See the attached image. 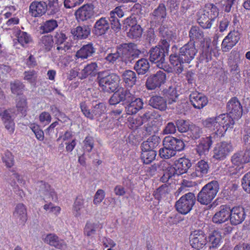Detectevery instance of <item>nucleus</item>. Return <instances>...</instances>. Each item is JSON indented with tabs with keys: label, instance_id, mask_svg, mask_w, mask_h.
Listing matches in <instances>:
<instances>
[{
	"label": "nucleus",
	"instance_id": "obj_1",
	"mask_svg": "<svg viewBox=\"0 0 250 250\" xmlns=\"http://www.w3.org/2000/svg\"><path fill=\"white\" fill-rule=\"evenodd\" d=\"M227 114H221L215 117H208L203 121L204 127L213 131L214 134L223 136L229 129H231L235 120L240 119L243 113L242 106L237 98L234 97L228 102Z\"/></svg>",
	"mask_w": 250,
	"mask_h": 250
},
{
	"label": "nucleus",
	"instance_id": "obj_2",
	"mask_svg": "<svg viewBox=\"0 0 250 250\" xmlns=\"http://www.w3.org/2000/svg\"><path fill=\"white\" fill-rule=\"evenodd\" d=\"M197 52L195 42H190L180 49L178 55L176 53L171 54L169 61L174 71L177 74L181 73L183 70L182 63L190 62L194 59Z\"/></svg>",
	"mask_w": 250,
	"mask_h": 250
},
{
	"label": "nucleus",
	"instance_id": "obj_3",
	"mask_svg": "<svg viewBox=\"0 0 250 250\" xmlns=\"http://www.w3.org/2000/svg\"><path fill=\"white\" fill-rule=\"evenodd\" d=\"M219 189L217 181H212L205 185L198 193L197 199L201 204L207 205L216 197Z\"/></svg>",
	"mask_w": 250,
	"mask_h": 250
},
{
	"label": "nucleus",
	"instance_id": "obj_4",
	"mask_svg": "<svg viewBox=\"0 0 250 250\" xmlns=\"http://www.w3.org/2000/svg\"><path fill=\"white\" fill-rule=\"evenodd\" d=\"M174 165V167L169 166L167 167V170L164 173V177L168 179L173 176L175 173L177 175L186 173L191 166V163L189 159L182 157L175 162Z\"/></svg>",
	"mask_w": 250,
	"mask_h": 250
},
{
	"label": "nucleus",
	"instance_id": "obj_5",
	"mask_svg": "<svg viewBox=\"0 0 250 250\" xmlns=\"http://www.w3.org/2000/svg\"><path fill=\"white\" fill-rule=\"evenodd\" d=\"M195 201L196 198L194 193H186L176 201L175 205L176 209L181 214H187L192 209Z\"/></svg>",
	"mask_w": 250,
	"mask_h": 250
},
{
	"label": "nucleus",
	"instance_id": "obj_6",
	"mask_svg": "<svg viewBox=\"0 0 250 250\" xmlns=\"http://www.w3.org/2000/svg\"><path fill=\"white\" fill-rule=\"evenodd\" d=\"M119 53H122L124 61H130L139 56L141 52L137 48L136 45L132 43H124L119 46Z\"/></svg>",
	"mask_w": 250,
	"mask_h": 250
},
{
	"label": "nucleus",
	"instance_id": "obj_7",
	"mask_svg": "<svg viewBox=\"0 0 250 250\" xmlns=\"http://www.w3.org/2000/svg\"><path fill=\"white\" fill-rule=\"evenodd\" d=\"M233 150V147L230 142L218 143L213 149V158L218 160H224Z\"/></svg>",
	"mask_w": 250,
	"mask_h": 250
},
{
	"label": "nucleus",
	"instance_id": "obj_8",
	"mask_svg": "<svg viewBox=\"0 0 250 250\" xmlns=\"http://www.w3.org/2000/svg\"><path fill=\"white\" fill-rule=\"evenodd\" d=\"M166 80V74L162 71H158L156 74L148 77L146 85L147 89L154 90L164 84Z\"/></svg>",
	"mask_w": 250,
	"mask_h": 250
},
{
	"label": "nucleus",
	"instance_id": "obj_9",
	"mask_svg": "<svg viewBox=\"0 0 250 250\" xmlns=\"http://www.w3.org/2000/svg\"><path fill=\"white\" fill-rule=\"evenodd\" d=\"M112 97H110V104H115L122 101H125L129 102L133 99V94L129 91L124 89L123 87H119L114 91Z\"/></svg>",
	"mask_w": 250,
	"mask_h": 250
},
{
	"label": "nucleus",
	"instance_id": "obj_10",
	"mask_svg": "<svg viewBox=\"0 0 250 250\" xmlns=\"http://www.w3.org/2000/svg\"><path fill=\"white\" fill-rule=\"evenodd\" d=\"M240 39V34L237 30L230 31L224 39L222 42V49L224 52L230 50L238 42Z\"/></svg>",
	"mask_w": 250,
	"mask_h": 250
},
{
	"label": "nucleus",
	"instance_id": "obj_11",
	"mask_svg": "<svg viewBox=\"0 0 250 250\" xmlns=\"http://www.w3.org/2000/svg\"><path fill=\"white\" fill-rule=\"evenodd\" d=\"M207 237L202 230H196L190 235V243L192 248L200 250L207 243Z\"/></svg>",
	"mask_w": 250,
	"mask_h": 250
},
{
	"label": "nucleus",
	"instance_id": "obj_12",
	"mask_svg": "<svg viewBox=\"0 0 250 250\" xmlns=\"http://www.w3.org/2000/svg\"><path fill=\"white\" fill-rule=\"evenodd\" d=\"M78 21H84L91 19L94 15V6L91 4H86L79 8L75 12Z\"/></svg>",
	"mask_w": 250,
	"mask_h": 250
},
{
	"label": "nucleus",
	"instance_id": "obj_13",
	"mask_svg": "<svg viewBox=\"0 0 250 250\" xmlns=\"http://www.w3.org/2000/svg\"><path fill=\"white\" fill-rule=\"evenodd\" d=\"M229 212V221L231 225H239L245 219L246 212L244 208L241 206H235L230 208Z\"/></svg>",
	"mask_w": 250,
	"mask_h": 250
},
{
	"label": "nucleus",
	"instance_id": "obj_14",
	"mask_svg": "<svg viewBox=\"0 0 250 250\" xmlns=\"http://www.w3.org/2000/svg\"><path fill=\"white\" fill-rule=\"evenodd\" d=\"M149 60L154 63H158L157 66L163 67V63L165 62V51L164 49L161 47L160 45L152 47L149 50Z\"/></svg>",
	"mask_w": 250,
	"mask_h": 250
},
{
	"label": "nucleus",
	"instance_id": "obj_15",
	"mask_svg": "<svg viewBox=\"0 0 250 250\" xmlns=\"http://www.w3.org/2000/svg\"><path fill=\"white\" fill-rule=\"evenodd\" d=\"M47 10V3L43 1H33L29 6V13L33 17H40L44 15Z\"/></svg>",
	"mask_w": 250,
	"mask_h": 250
},
{
	"label": "nucleus",
	"instance_id": "obj_16",
	"mask_svg": "<svg viewBox=\"0 0 250 250\" xmlns=\"http://www.w3.org/2000/svg\"><path fill=\"white\" fill-rule=\"evenodd\" d=\"M91 33L90 25H79L71 30V33L75 40H84L88 37Z\"/></svg>",
	"mask_w": 250,
	"mask_h": 250
},
{
	"label": "nucleus",
	"instance_id": "obj_17",
	"mask_svg": "<svg viewBox=\"0 0 250 250\" xmlns=\"http://www.w3.org/2000/svg\"><path fill=\"white\" fill-rule=\"evenodd\" d=\"M108 18L102 17L95 23L93 29V33L96 36L104 35L109 28Z\"/></svg>",
	"mask_w": 250,
	"mask_h": 250
},
{
	"label": "nucleus",
	"instance_id": "obj_18",
	"mask_svg": "<svg viewBox=\"0 0 250 250\" xmlns=\"http://www.w3.org/2000/svg\"><path fill=\"white\" fill-rule=\"evenodd\" d=\"M43 239L45 243L56 249L64 250L67 247L65 242L62 239H59V237L54 233L48 234Z\"/></svg>",
	"mask_w": 250,
	"mask_h": 250
},
{
	"label": "nucleus",
	"instance_id": "obj_19",
	"mask_svg": "<svg viewBox=\"0 0 250 250\" xmlns=\"http://www.w3.org/2000/svg\"><path fill=\"white\" fill-rule=\"evenodd\" d=\"M190 102L193 106L196 109H202L208 103V98L201 93L193 92L189 96Z\"/></svg>",
	"mask_w": 250,
	"mask_h": 250
},
{
	"label": "nucleus",
	"instance_id": "obj_20",
	"mask_svg": "<svg viewBox=\"0 0 250 250\" xmlns=\"http://www.w3.org/2000/svg\"><path fill=\"white\" fill-rule=\"evenodd\" d=\"M209 168L207 162L200 160L194 166L193 171L190 174L191 177L192 178H202L208 173Z\"/></svg>",
	"mask_w": 250,
	"mask_h": 250
},
{
	"label": "nucleus",
	"instance_id": "obj_21",
	"mask_svg": "<svg viewBox=\"0 0 250 250\" xmlns=\"http://www.w3.org/2000/svg\"><path fill=\"white\" fill-rule=\"evenodd\" d=\"M212 137L210 136L202 138L199 144L197 146L196 150L197 153L201 157L208 154L211 146L212 144Z\"/></svg>",
	"mask_w": 250,
	"mask_h": 250
},
{
	"label": "nucleus",
	"instance_id": "obj_22",
	"mask_svg": "<svg viewBox=\"0 0 250 250\" xmlns=\"http://www.w3.org/2000/svg\"><path fill=\"white\" fill-rule=\"evenodd\" d=\"M230 208L222 206L212 217V222L216 224H221L229 219Z\"/></svg>",
	"mask_w": 250,
	"mask_h": 250
},
{
	"label": "nucleus",
	"instance_id": "obj_23",
	"mask_svg": "<svg viewBox=\"0 0 250 250\" xmlns=\"http://www.w3.org/2000/svg\"><path fill=\"white\" fill-rule=\"evenodd\" d=\"M163 145L173 149L175 152L182 150L185 147L182 140L171 136L166 137L163 140Z\"/></svg>",
	"mask_w": 250,
	"mask_h": 250
},
{
	"label": "nucleus",
	"instance_id": "obj_24",
	"mask_svg": "<svg viewBox=\"0 0 250 250\" xmlns=\"http://www.w3.org/2000/svg\"><path fill=\"white\" fill-rule=\"evenodd\" d=\"M54 38L55 40V44L58 45L57 47V50L59 51L61 50L66 52L71 48V45L68 42L64 43L63 45L62 46L67 38L65 34L62 31H59L56 32L54 36Z\"/></svg>",
	"mask_w": 250,
	"mask_h": 250
},
{
	"label": "nucleus",
	"instance_id": "obj_25",
	"mask_svg": "<svg viewBox=\"0 0 250 250\" xmlns=\"http://www.w3.org/2000/svg\"><path fill=\"white\" fill-rule=\"evenodd\" d=\"M106 106L104 103H100L96 104L91 110L93 119L97 118L98 120L103 121L107 118L106 114Z\"/></svg>",
	"mask_w": 250,
	"mask_h": 250
},
{
	"label": "nucleus",
	"instance_id": "obj_26",
	"mask_svg": "<svg viewBox=\"0 0 250 250\" xmlns=\"http://www.w3.org/2000/svg\"><path fill=\"white\" fill-rule=\"evenodd\" d=\"M198 22L203 28H210L213 21L209 18V14L205 11V8L200 9L197 13Z\"/></svg>",
	"mask_w": 250,
	"mask_h": 250
},
{
	"label": "nucleus",
	"instance_id": "obj_27",
	"mask_svg": "<svg viewBox=\"0 0 250 250\" xmlns=\"http://www.w3.org/2000/svg\"><path fill=\"white\" fill-rule=\"evenodd\" d=\"M38 190L44 195H49L52 200L56 201L58 199L57 195L53 189H51L50 185L43 181H40L37 183Z\"/></svg>",
	"mask_w": 250,
	"mask_h": 250
},
{
	"label": "nucleus",
	"instance_id": "obj_28",
	"mask_svg": "<svg viewBox=\"0 0 250 250\" xmlns=\"http://www.w3.org/2000/svg\"><path fill=\"white\" fill-rule=\"evenodd\" d=\"M240 156V154L237 152L231 157V162L234 166L230 167L229 171L232 174H241L243 172L242 170L245 163L241 160Z\"/></svg>",
	"mask_w": 250,
	"mask_h": 250
},
{
	"label": "nucleus",
	"instance_id": "obj_29",
	"mask_svg": "<svg viewBox=\"0 0 250 250\" xmlns=\"http://www.w3.org/2000/svg\"><path fill=\"white\" fill-rule=\"evenodd\" d=\"M54 44L53 36L51 35H46L41 37L38 45L42 51L48 52L51 50Z\"/></svg>",
	"mask_w": 250,
	"mask_h": 250
},
{
	"label": "nucleus",
	"instance_id": "obj_30",
	"mask_svg": "<svg viewBox=\"0 0 250 250\" xmlns=\"http://www.w3.org/2000/svg\"><path fill=\"white\" fill-rule=\"evenodd\" d=\"M98 79L101 89L104 92H108L109 89V70L99 72Z\"/></svg>",
	"mask_w": 250,
	"mask_h": 250
},
{
	"label": "nucleus",
	"instance_id": "obj_31",
	"mask_svg": "<svg viewBox=\"0 0 250 250\" xmlns=\"http://www.w3.org/2000/svg\"><path fill=\"white\" fill-rule=\"evenodd\" d=\"M95 52V48L93 46V44L89 43L87 44L83 45L76 53L75 57L82 59H87L92 56Z\"/></svg>",
	"mask_w": 250,
	"mask_h": 250
},
{
	"label": "nucleus",
	"instance_id": "obj_32",
	"mask_svg": "<svg viewBox=\"0 0 250 250\" xmlns=\"http://www.w3.org/2000/svg\"><path fill=\"white\" fill-rule=\"evenodd\" d=\"M128 103L129 104L126 108L127 114L131 115L136 113L143 106V102L140 98H135L133 96V99Z\"/></svg>",
	"mask_w": 250,
	"mask_h": 250
},
{
	"label": "nucleus",
	"instance_id": "obj_33",
	"mask_svg": "<svg viewBox=\"0 0 250 250\" xmlns=\"http://www.w3.org/2000/svg\"><path fill=\"white\" fill-rule=\"evenodd\" d=\"M100 224L98 222L92 220L87 221L83 229V234L87 237H93L97 230L100 228Z\"/></svg>",
	"mask_w": 250,
	"mask_h": 250
},
{
	"label": "nucleus",
	"instance_id": "obj_34",
	"mask_svg": "<svg viewBox=\"0 0 250 250\" xmlns=\"http://www.w3.org/2000/svg\"><path fill=\"white\" fill-rule=\"evenodd\" d=\"M98 65L96 62L87 64L79 73L81 79H85L88 76H95L97 74Z\"/></svg>",
	"mask_w": 250,
	"mask_h": 250
},
{
	"label": "nucleus",
	"instance_id": "obj_35",
	"mask_svg": "<svg viewBox=\"0 0 250 250\" xmlns=\"http://www.w3.org/2000/svg\"><path fill=\"white\" fill-rule=\"evenodd\" d=\"M149 102L151 106L160 110L164 111L167 109V101L162 97L153 96L150 99Z\"/></svg>",
	"mask_w": 250,
	"mask_h": 250
},
{
	"label": "nucleus",
	"instance_id": "obj_36",
	"mask_svg": "<svg viewBox=\"0 0 250 250\" xmlns=\"http://www.w3.org/2000/svg\"><path fill=\"white\" fill-rule=\"evenodd\" d=\"M166 16L167 11L165 5L163 3H161L152 13L151 19L158 21H161L166 18Z\"/></svg>",
	"mask_w": 250,
	"mask_h": 250
},
{
	"label": "nucleus",
	"instance_id": "obj_37",
	"mask_svg": "<svg viewBox=\"0 0 250 250\" xmlns=\"http://www.w3.org/2000/svg\"><path fill=\"white\" fill-rule=\"evenodd\" d=\"M163 93L168 104H171L177 101L178 94L174 87L169 86L167 89L164 90Z\"/></svg>",
	"mask_w": 250,
	"mask_h": 250
},
{
	"label": "nucleus",
	"instance_id": "obj_38",
	"mask_svg": "<svg viewBox=\"0 0 250 250\" xmlns=\"http://www.w3.org/2000/svg\"><path fill=\"white\" fill-rule=\"evenodd\" d=\"M14 215L19 219L21 223H25L27 219L26 208L23 204H19L16 206Z\"/></svg>",
	"mask_w": 250,
	"mask_h": 250
},
{
	"label": "nucleus",
	"instance_id": "obj_39",
	"mask_svg": "<svg viewBox=\"0 0 250 250\" xmlns=\"http://www.w3.org/2000/svg\"><path fill=\"white\" fill-rule=\"evenodd\" d=\"M10 89L12 94L17 96H22L25 90V85L18 80L10 83Z\"/></svg>",
	"mask_w": 250,
	"mask_h": 250
},
{
	"label": "nucleus",
	"instance_id": "obj_40",
	"mask_svg": "<svg viewBox=\"0 0 250 250\" xmlns=\"http://www.w3.org/2000/svg\"><path fill=\"white\" fill-rule=\"evenodd\" d=\"M160 142V139L158 136L152 135L142 143L141 147L146 150L149 149L154 150L158 146Z\"/></svg>",
	"mask_w": 250,
	"mask_h": 250
},
{
	"label": "nucleus",
	"instance_id": "obj_41",
	"mask_svg": "<svg viewBox=\"0 0 250 250\" xmlns=\"http://www.w3.org/2000/svg\"><path fill=\"white\" fill-rule=\"evenodd\" d=\"M124 82L126 85L131 87L135 84L137 81L136 73L130 70H125L122 75Z\"/></svg>",
	"mask_w": 250,
	"mask_h": 250
},
{
	"label": "nucleus",
	"instance_id": "obj_42",
	"mask_svg": "<svg viewBox=\"0 0 250 250\" xmlns=\"http://www.w3.org/2000/svg\"><path fill=\"white\" fill-rule=\"evenodd\" d=\"M134 67L138 74L143 75L148 70L149 64L147 60L141 59L136 62Z\"/></svg>",
	"mask_w": 250,
	"mask_h": 250
},
{
	"label": "nucleus",
	"instance_id": "obj_43",
	"mask_svg": "<svg viewBox=\"0 0 250 250\" xmlns=\"http://www.w3.org/2000/svg\"><path fill=\"white\" fill-rule=\"evenodd\" d=\"M209 242L210 244V248H217L220 246L222 242V236L220 231H213L209 236Z\"/></svg>",
	"mask_w": 250,
	"mask_h": 250
},
{
	"label": "nucleus",
	"instance_id": "obj_44",
	"mask_svg": "<svg viewBox=\"0 0 250 250\" xmlns=\"http://www.w3.org/2000/svg\"><path fill=\"white\" fill-rule=\"evenodd\" d=\"M58 26L56 20L51 19L43 22L40 27L43 33H48L54 31Z\"/></svg>",
	"mask_w": 250,
	"mask_h": 250
},
{
	"label": "nucleus",
	"instance_id": "obj_45",
	"mask_svg": "<svg viewBox=\"0 0 250 250\" xmlns=\"http://www.w3.org/2000/svg\"><path fill=\"white\" fill-rule=\"evenodd\" d=\"M156 152L154 150H146L142 147L141 159L144 163L148 164L152 162L155 158Z\"/></svg>",
	"mask_w": 250,
	"mask_h": 250
},
{
	"label": "nucleus",
	"instance_id": "obj_46",
	"mask_svg": "<svg viewBox=\"0 0 250 250\" xmlns=\"http://www.w3.org/2000/svg\"><path fill=\"white\" fill-rule=\"evenodd\" d=\"M16 36L19 43L22 46H24L32 41L31 37L29 34L20 30L17 31Z\"/></svg>",
	"mask_w": 250,
	"mask_h": 250
},
{
	"label": "nucleus",
	"instance_id": "obj_47",
	"mask_svg": "<svg viewBox=\"0 0 250 250\" xmlns=\"http://www.w3.org/2000/svg\"><path fill=\"white\" fill-rule=\"evenodd\" d=\"M189 37L192 41H198L203 39L204 34L198 26H193L189 32Z\"/></svg>",
	"mask_w": 250,
	"mask_h": 250
},
{
	"label": "nucleus",
	"instance_id": "obj_48",
	"mask_svg": "<svg viewBox=\"0 0 250 250\" xmlns=\"http://www.w3.org/2000/svg\"><path fill=\"white\" fill-rule=\"evenodd\" d=\"M29 128L34 132L36 138L40 141H42L44 138V132L41 129L40 126L36 123H30L29 125Z\"/></svg>",
	"mask_w": 250,
	"mask_h": 250
},
{
	"label": "nucleus",
	"instance_id": "obj_49",
	"mask_svg": "<svg viewBox=\"0 0 250 250\" xmlns=\"http://www.w3.org/2000/svg\"><path fill=\"white\" fill-rule=\"evenodd\" d=\"M188 131V135L193 140H196L200 138L203 133L202 129L195 125L191 124Z\"/></svg>",
	"mask_w": 250,
	"mask_h": 250
},
{
	"label": "nucleus",
	"instance_id": "obj_50",
	"mask_svg": "<svg viewBox=\"0 0 250 250\" xmlns=\"http://www.w3.org/2000/svg\"><path fill=\"white\" fill-rule=\"evenodd\" d=\"M47 5L49 15H53L56 14L60 11V6L59 4L58 0H48Z\"/></svg>",
	"mask_w": 250,
	"mask_h": 250
},
{
	"label": "nucleus",
	"instance_id": "obj_51",
	"mask_svg": "<svg viewBox=\"0 0 250 250\" xmlns=\"http://www.w3.org/2000/svg\"><path fill=\"white\" fill-rule=\"evenodd\" d=\"M205 11L209 14V18L214 21V19L218 16L219 10L217 7L213 4L208 3L205 5L204 7Z\"/></svg>",
	"mask_w": 250,
	"mask_h": 250
},
{
	"label": "nucleus",
	"instance_id": "obj_52",
	"mask_svg": "<svg viewBox=\"0 0 250 250\" xmlns=\"http://www.w3.org/2000/svg\"><path fill=\"white\" fill-rule=\"evenodd\" d=\"M84 208V201L83 199L77 198L73 205V213L76 217L81 215L82 210Z\"/></svg>",
	"mask_w": 250,
	"mask_h": 250
},
{
	"label": "nucleus",
	"instance_id": "obj_53",
	"mask_svg": "<svg viewBox=\"0 0 250 250\" xmlns=\"http://www.w3.org/2000/svg\"><path fill=\"white\" fill-rule=\"evenodd\" d=\"M163 145L164 147L161 148L159 150V155L161 158L167 159L175 155L176 152L173 149H171V148L167 147L165 145Z\"/></svg>",
	"mask_w": 250,
	"mask_h": 250
},
{
	"label": "nucleus",
	"instance_id": "obj_54",
	"mask_svg": "<svg viewBox=\"0 0 250 250\" xmlns=\"http://www.w3.org/2000/svg\"><path fill=\"white\" fill-rule=\"evenodd\" d=\"M127 120L128 127L133 129H136L143 125L142 119L140 116L135 118L130 116Z\"/></svg>",
	"mask_w": 250,
	"mask_h": 250
},
{
	"label": "nucleus",
	"instance_id": "obj_55",
	"mask_svg": "<svg viewBox=\"0 0 250 250\" xmlns=\"http://www.w3.org/2000/svg\"><path fill=\"white\" fill-rule=\"evenodd\" d=\"M127 34L128 36L131 38H137L141 36L142 29L139 25L135 24L131 26Z\"/></svg>",
	"mask_w": 250,
	"mask_h": 250
},
{
	"label": "nucleus",
	"instance_id": "obj_56",
	"mask_svg": "<svg viewBox=\"0 0 250 250\" xmlns=\"http://www.w3.org/2000/svg\"><path fill=\"white\" fill-rule=\"evenodd\" d=\"M16 107L19 111L22 113L25 112L27 109V99L24 95H22L17 100Z\"/></svg>",
	"mask_w": 250,
	"mask_h": 250
},
{
	"label": "nucleus",
	"instance_id": "obj_57",
	"mask_svg": "<svg viewBox=\"0 0 250 250\" xmlns=\"http://www.w3.org/2000/svg\"><path fill=\"white\" fill-rule=\"evenodd\" d=\"M83 149L85 151L90 152L94 147V139L93 137L88 135L87 136L83 141Z\"/></svg>",
	"mask_w": 250,
	"mask_h": 250
},
{
	"label": "nucleus",
	"instance_id": "obj_58",
	"mask_svg": "<svg viewBox=\"0 0 250 250\" xmlns=\"http://www.w3.org/2000/svg\"><path fill=\"white\" fill-rule=\"evenodd\" d=\"M2 160L6 167L8 168L12 167L14 164V156L8 150L5 152L4 156L2 157Z\"/></svg>",
	"mask_w": 250,
	"mask_h": 250
},
{
	"label": "nucleus",
	"instance_id": "obj_59",
	"mask_svg": "<svg viewBox=\"0 0 250 250\" xmlns=\"http://www.w3.org/2000/svg\"><path fill=\"white\" fill-rule=\"evenodd\" d=\"M176 125L178 130L180 132H187L191 125L188 121L182 119L177 120L176 122Z\"/></svg>",
	"mask_w": 250,
	"mask_h": 250
},
{
	"label": "nucleus",
	"instance_id": "obj_60",
	"mask_svg": "<svg viewBox=\"0 0 250 250\" xmlns=\"http://www.w3.org/2000/svg\"><path fill=\"white\" fill-rule=\"evenodd\" d=\"M120 78L115 73L110 74V91H114L119 86Z\"/></svg>",
	"mask_w": 250,
	"mask_h": 250
},
{
	"label": "nucleus",
	"instance_id": "obj_61",
	"mask_svg": "<svg viewBox=\"0 0 250 250\" xmlns=\"http://www.w3.org/2000/svg\"><path fill=\"white\" fill-rule=\"evenodd\" d=\"M243 188L247 193H250V172L244 175L242 179Z\"/></svg>",
	"mask_w": 250,
	"mask_h": 250
},
{
	"label": "nucleus",
	"instance_id": "obj_62",
	"mask_svg": "<svg viewBox=\"0 0 250 250\" xmlns=\"http://www.w3.org/2000/svg\"><path fill=\"white\" fill-rule=\"evenodd\" d=\"M43 209L54 213L56 216L58 215L61 211V208L59 206H54L52 203L45 204L43 206Z\"/></svg>",
	"mask_w": 250,
	"mask_h": 250
},
{
	"label": "nucleus",
	"instance_id": "obj_63",
	"mask_svg": "<svg viewBox=\"0 0 250 250\" xmlns=\"http://www.w3.org/2000/svg\"><path fill=\"white\" fill-rule=\"evenodd\" d=\"M105 197V192L101 189H98L94 196L93 199V203L94 205H97L100 204Z\"/></svg>",
	"mask_w": 250,
	"mask_h": 250
},
{
	"label": "nucleus",
	"instance_id": "obj_64",
	"mask_svg": "<svg viewBox=\"0 0 250 250\" xmlns=\"http://www.w3.org/2000/svg\"><path fill=\"white\" fill-rule=\"evenodd\" d=\"M84 0H64L63 5L67 9L72 8L81 5Z\"/></svg>",
	"mask_w": 250,
	"mask_h": 250
}]
</instances>
